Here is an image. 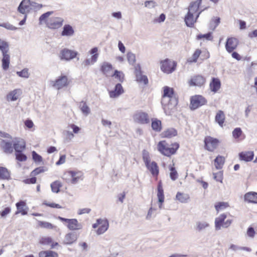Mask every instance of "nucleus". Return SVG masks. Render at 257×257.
<instances>
[{
  "mask_svg": "<svg viewBox=\"0 0 257 257\" xmlns=\"http://www.w3.org/2000/svg\"><path fill=\"white\" fill-rule=\"evenodd\" d=\"M178 103V97L175 93L174 89L167 86H164L161 104L165 113L166 114H170L171 111L175 108Z\"/></svg>",
  "mask_w": 257,
  "mask_h": 257,
  "instance_id": "nucleus-1",
  "label": "nucleus"
},
{
  "mask_svg": "<svg viewBox=\"0 0 257 257\" xmlns=\"http://www.w3.org/2000/svg\"><path fill=\"white\" fill-rule=\"evenodd\" d=\"M0 50L2 54V66L3 70H7L10 64V54L8 42L0 39Z\"/></svg>",
  "mask_w": 257,
  "mask_h": 257,
  "instance_id": "nucleus-2",
  "label": "nucleus"
},
{
  "mask_svg": "<svg viewBox=\"0 0 257 257\" xmlns=\"http://www.w3.org/2000/svg\"><path fill=\"white\" fill-rule=\"evenodd\" d=\"M143 160L146 168L149 170L153 176H157L159 173V167L157 163L153 161L151 163L149 153L146 150L143 151Z\"/></svg>",
  "mask_w": 257,
  "mask_h": 257,
  "instance_id": "nucleus-3",
  "label": "nucleus"
},
{
  "mask_svg": "<svg viewBox=\"0 0 257 257\" xmlns=\"http://www.w3.org/2000/svg\"><path fill=\"white\" fill-rule=\"evenodd\" d=\"M172 147H167L162 142H160L158 145L159 151L164 156L170 157L176 153L179 149V145L177 143L172 144Z\"/></svg>",
  "mask_w": 257,
  "mask_h": 257,
  "instance_id": "nucleus-4",
  "label": "nucleus"
},
{
  "mask_svg": "<svg viewBox=\"0 0 257 257\" xmlns=\"http://www.w3.org/2000/svg\"><path fill=\"white\" fill-rule=\"evenodd\" d=\"M207 100L202 95L192 96L190 99V107L191 110H195L199 107L207 103Z\"/></svg>",
  "mask_w": 257,
  "mask_h": 257,
  "instance_id": "nucleus-5",
  "label": "nucleus"
},
{
  "mask_svg": "<svg viewBox=\"0 0 257 257\" xmlns=\"http://www.w3.org/2000/svg\"><path fill=\"white\" fill-rule=\"evenodd\" d=\"M57 218L62 222H66L67 227L69 230H75L82 228V224L79 223L76 219H68L61 216H58Z\"/></svg>",
  "mask_w": 257,
  "mask_h": 257,
  "instance_id": "nucleus-6",
  "label": "nucleus"
},
{
  "mask_svg": "<svg viewBox=\"0 0 257 257\" xmlns=\"http://www.w3.org/2000/svg\"><path fill=\"white\" fill-rule=\"evenodd\" d=\"M176 67V63L175 61L167 59L161 61V69L165 73H171L175 70Z\"/></svg>",
  "mask_w": 257,
  "mask_h": 257,
  "instance_id": "nucleus-7",
  "label": "nucleus"
},
{
  "mask_svg": "<svg viewBox=\"0 0 257 257\" xmlns=\"http://www.w3.org/2000/svg\"><path fill=\"white\" fill-rule=\"evenodd\" d=\"M218 143V139L207 137L204 140L205 148L210 152H213L217 147Z\"/></svg>",
  "mask_w": 257,
  "mask_h": 257,
  "instance_id": "nucleus-8",
  "label": "nucleus"
},
{
  "mask_svg": "<svg viewBox=\"0 0 257 257\" xmlns=\"http://www.w3.org/2000/svg\"><path fill=\"white\" fill-rule=\"evenodd\" d=\"M133 118L135 122L142 124H147L150 122L149 115L145 112L140 111L136 113Z\"/></svg>",
  "mask_w": 257,
  "mask_h": 257,
  "instance_id": "nucleus-9",
  "label": "nucleus"
},
{
  "mask_svg": "<svg viewBox=\"0 0 257 257\" xmlns=\"http://www.w3.org/2000/svg\"><path fill=\"white\" fill-rule=\"evenodd\" d=\"M78 54L77 51L64 48L60 52V58L61 60L69 61L75 58Z\"/></svg>",
  "mask_w": 257,
  "mask_h": 257,
  "instance_id": "nucleus-10",
  "label": "nucleus"
},
{
  "mask_svg": "<svg viewBox=\"0 0 257 257\" xmlns=\"http://www.w3.org/2000/svg\"><path fill=\"white\" fill-rule=\"evenodd\" d=\"M64 20L60 17L51 18L47 22V26L52 29H56L60 28L63 23Z\"/></svg>",
  "mask_w": 257,
  "mask_h": 257,
  "instance_id": "nucleus-11",
  "label": "nucleus"
},
{
  "mask_svg": "<svg viewBox=\"0 0 257 257\" xmlns=\"http://www.w3.org/2000/svg\"><path fill=\"white\" fill-rule=\"evenodd\" d=\"M31 7L30 0H22L18 8V11L24 15H27L31 9Z\"/></svg>",
  "mask_w": 257,
  "mask_h": 257,
  "instance_id": "nucleus-12",
  "label": "nucleus"
},
{
  "mask_svg": "<svg viewBox=\"0 0 257 257\" xmlns=\"http://www.w3.org/2000/svg\"><path fill=\"white\" fill-rule=\"evenodd\" d=\"M79 237V234L75 232H70L67 233L64 237L63 244L65 245H70L76 242Z\"/></svg>",
  "mask_w": 257,
  "mask_h": 257,
  "instance_id": "nucleus-13",
  "label": "nucleus"
},
{
  "mask_svg": "<svg viewBox=\"0 0 257 257\" xmlns=\"http://www.w3.org/2000/svg\"><path fill=\"white\" fill-rule=\"evenodd\" d=\"M68 85V78L66 76L61 75L55 81H53V86L58 89H60Z\"/></svg>",
  "mask_w": 257,
  "mask_h": 257,
  "instance_id": "nucleus-14",
  "label": "nucleus"
},
{
  "mask_svg": "<svg viewBox=\"0 0 257 257\" xmlns=\"http://www.w3.org/2000/svg\"><path fill=\"white\" fill-rule=\"evenodd\" d=\"M206 81L205 78L201 75H198L193 76L189 81L190 86L201 87L203 85Z\"/></svg>",
  "mask_w": 257,
  "mask_h": 257,
  "instance_id": "nucleus-15",
  "label": "nucleus"
},
{
  "mask_svg": "<svg viewBox=\"0 0 257 257\" xmlns=\"http://www.w3.org/2000/svg\"><path fill=\"white\" fill-rule=\"evenodd\" d=\"M237 40L233 37L227 38L225 43V49L228 53H231L236 49L237 46Z\"/></svg>",
  "mask_w": 257,
  "mask_h": 257,
  "instance_id": "nucleus-16",
  "label": "nucleus"
},
{
  "mask_svg": "<svg viewBox=\"0 0 257 257\" xmlns=\"http://www.w3.org/2000/svg\"><path fill=\"white\" fill-rule=\"evenodd\" d=\"M0 146L4 152L6 154H12L13 152V144L11 142L2 140Z\"/></svg>",
  "mask_w": 257,
  "mask_h": 257,
  "instance_id": "nucleus-17",
  "label": "nucleus"
},
{
  "mask_svg": "<svg viewBox=\"0 0 257 257\" xmlns=\"http://www.w3.org/2000/svg\"><path fill=\"white\" fill-rule=\"evenodd\" d=\"M244 201L250 203L257 204V192L250 191L244 195Z\"/></svg>",
  "mask_w": 257,
  "mask_h": 257,
  "instance_id": "nucleus-18",
  "label": "nucleus"
},
{
  "mask_svg": "<svg viewBox=\"0 0 257 257\" xmlns=\"http://www.w3.org/2000/svg\"><path fill=\"white\" fill-rule=\"evenodd\" d=\"M17 211L15 214L21 213L22 215L27 214L28 208L26 206V203L24 201H20L16 203Z\"/></svg>",
  "mask_w": 257,
  "mask_h": 257,
  "instance_id": "nucleus-19",
  "label": "nucleus"
},
{
  "mask_svg": "<svg viewBox=\"0 0 257 257\" xmlns=\"http://www.w3.org/2000/svg\"><path fill=\"white\" fill-rule=\"evenodd\" d=\"M13 148L15 152L16 150L24 151L26 149V142L21 138H15L13 141Z\"/></svg>",
  "mask_w": 257,
  "mask_h": 257,
  "instance_id": "nucleus-20",
  "label": "nucleus"
},
{
  "mask_svg": "<svg viewBox=\"0 0 257 257\" xmlns=\"http://www.w3.org/2000/svg\"><path fill=\"white\" fill-rule=\"evenodd\" d=\"M209 86L211 91L216 93L220 88L221 82L218 78L213 77L210 83Z\"/></svg>",
  "mask_w": 257,
  "mask_h": 257,
  "instance_id": "nucleus-21",
  "label": "nucleus"
},
{
  "mask_svg": "<svg viewBox=\"0 0 257 257\" xmlns=\"http://www.w3.org/2000/svg\"><path fill=\"white\" fill-rule=\"evenodd\" d=\"M123 92V89L120 83H117L113 90L109 92V95L111 98L117 97Z\"/></svg>",
  "mask_w": 257,
  "mask_h": 257,
  "instance_id": "nucleus-22",
  "label": "nucleus"
},
{
  "mask_svg": "<svg viewBox=\"0 0 257 257\" xmlns=\"http://www.w3.org/2000/svg\"><path fill=\"white\" fill-rule=\"evenodd\" d=\"M254 157V153L252 151L242 152L239 154V157L240 160L245 162H250L252 160Z\"/></svg>",
  "mask_w": 257,
  "mask_h": 257,
  "instance_id": "nucleus-23",
  "label": "nucleus"
},
{
  "mask_svg": "<svg viewBox=\"0 0 257 257\" xmlns=\"http://www.w3.org/2000/svg\"><path fill=\"white\" fill-rule=\"evenodd\" d=\"M202 2V0H196L191 2L188 8V12L193 14L197 12L201 7Z\"/></svg>",
  "mask_w": 257,
  "mask_h": 257,
  "instance_id": "nucleus-24",
  "label": "nucleus"
},
{
  "mask_svg": "<svg viewBox=\"0 0 257 257\" xmlns=\"http://www.w3.org/2000/svg\"><path fill=\"white\" fill-rule=\"evenodd\" d=\"M184 21L187 27H193L195 23H196V20L194 19L193 14L188 12L185 17Z\"/></svg>",
  "mask_w": 257,
  "mask_h": 257,
  "instance_id": "nucleus-25",
  "label": "nucleus"
},
{
  "mask_svg": "<svg viewBox=\"0 0 257 257\" xmlns=\"http://www.w3.org/2000/svg\"><path fill=\"white\" fill-rule=\"evenodd\" d=\"M227 216L225 214L223 213L219 215V217L215 218V227L216 230H220L222 226L224 221L226 218Z\"/></svg>",
  "mask_w": 257,
  "mask_h": 257,
  "instance_id": "nucleus-26",
  "label": "nucleus"
},
{
  "mask_svg": "<svg viewBox=\"0 0 257 257\" xmlns=\"http://www.w3.org/2000/svg\"><path fill=\"white\" fill-rule=\"evenodd\" d=\"M74 33V30L73 27L69 25H65L63 28V30L61 32V36H72Z\"/></svg>",
  "mask_w": 257,
  "mask_h": 257,
  "instance_id": "nucleus-27",
  "label": "nucleus"
},
{
  "mask_svg": "<svg viewBox=\"0 0 257 257\" xmlns=\"http://www.w3.org/2000/svg\"><path fill=\"white\" fill-rule=\"evenodd\" d=\"M157 197L158 199V202H164V190L162 186V181L160 180L157 186Z\"/></svg>",
  "mask_w": 257,
  "mask_h": 257,
  "instance_id": "nucleus-28",
  "label": "nucleus"
},
{
  "mask_svg": "<svg viewBox=\"0 0 257 257\" xmlns=\"http://www.w3.org/2000/svg\"><path fill=\"white\" fill-rule=\"evenodd\" d=\"M151 126L152 129L156 132H160L162 130V122L157 118L152 119Z\"/></svg>",
  "mask_w": 257,
  "mask_h": 257,
  "instance_id": "nucleus-29",
  "label": "nucleus"
},
{
  "mask_svg": "<svg viewBox=\"0 0 257 257\" xmlns=\"http://www.w3.org/2000/svg\"><path fill=\"white\" fill-rule=\"evenodd\" d=\"M79 108L82 113L85 116H87L90 113L89 107L87 105L86 102L83 100L79 102Z\"/></svg>",
  "mask_w": 257,
  "mask_h": 257,
  "instance_id": "nucleus-30",
  "label": "nucleus"
},
{
  "mask_svg": "<svg viewBox=\"0 0 257 257\" xmlns=\"http://www.w3.org/2000/svg\"><path fill=\"white\" fill-rule=\"evenodd\" d=\"M10 178V172L8 169L0 167V180H9Z\"/></svg>",
  "mask_w": 257,
  "mask_h": 257,
  "instance_id": "nucleus-31",
  "label": "nucleus"
},
{
  "mask_svg": "<svg viewBox=\"0 0 257 257\" xmlns=\"http://www.w3.org/2000/svg\"><path fill=\"white\" fill-rule=\"evenodd\" d=\"M162 135L164 138H171L177 135V131L174 128H169L165 131Z\"/></svg>",
  "mask_w": 257,
  "mask_h": 257,
  "instance_id": "nucleus-32",
  "label": "nucleus"
},
{
  "mask_svg": "<svg viewBox=\"0 0 257 257\" xmlns=\"http://www.w3.org/2000/svg\"><path fill=\"white\" fill-rule=\"evenodd\" d=\"M100 225V226L96 231L97 234L98 235L103 234L107 230L109 226L108 221L107 219L103 220V222Z\"/></svg>",
  "mask_w": 257,
  "mask_h": 257,
  "instance_id": "nucleus-33",
  "label": "nucleus"
},
{
  "mask_svg": "<svg viewBox=\"0 0 257 257\" xmlns=\"http://www.w3.org/2000/svg\"><path fill=\"white\" fill-rule=\"evenodd\" d=\"M112 69V65L106 62H103L100 67L101 72L106 76H107V73Z\"/></svg>",
  "mask_w": 257,
  "mask_h": 257,
  "instance_id": "nucleus-34",
  "label": "nucleus"
},
{
  "mask_svg": "<svg viewBox=\"0 0 257 257\" xmlns=\"http://www.w3.org/2000/svg\"><path fill=\"white\" fill-rule=\"evenodd\" d=\"M225 158L223 156L218 155L214 159V165L217 169H221L224 164Z\"/></svg>",
  "mask_w": 257,
  "mask_h": 257,
  "instance_id": "nucleus-35",
  "label": "nucleus"
},
{
  "mask_svg": "<svg viewBox=\"0 0 257 257\" xmlns=\"http://www.w3.org/2000/svg\"><path fill=\"white\" fill-rule=\"evenodd\" d=\"M215 120L219 125L222 126L225 120V115L223 111L219 110L217 112L215 115Z\"/></svg>",
  "mask_w": 257,
  "mask_h": 257,
  "instance_id": "nucleus-36",
  "label": "nucleus"
},
{
  "mask_svg": "<svg viewBox=\"0 0 257 257\" xmlns=\"http://www.w3.org/2000/svg\"><path fill=\"white\" fill-rule=\"evenodd\" d=\"M96 61L97 56L96 55H95L94 56H91V58H87L85 60H84L82 62L81 65L82 67L85 68L90 65L94 64Z\"/></svg>",
  "mask_w": 257,
  "mask_h": 257,
  "instance_id": "nucleus-37",
  "label": "nucleus"
},
{
  "mask_svg": "<svg viewBox=\"0 0 257 257\" xmlns=\"http://www.w3.org/2000/svg\"><path fill=\"white\" fill-rule=\"evenodd\" d=\"M176 198L177 200L183 203H187L190 198L188 194L179 192H177Z\"/></svg>",
  "mask_w": 257,
  "mask_h": 257,
  "instance_id": "nucleus-38",
  "label": "nucleus"
},
{
  "mask_svg": "<svg viewBox=\"0 0 257 257\" xmlns=\"http://www.w3.org/2000/svg\"><path fill=\"white\" fill-rule=\"evenodd\" d=\"M22 150H16L15 152L16 159L20 162H24L27 160V157Z\"/></svg>",
  "mask_w": 257,
  "mask_h": 257,
  "instance_id": "nucleus-39",
  "label": "nucleus"
},
{
  "mask_svg": "<svg viewBox=\"0 0 257 257\" xmlns=\"http://www.w3.org/2000/svg\"><path fill=\"white\" fill-rule=\"evenodd\" d=\"M51 188L53 192L58 193L60 191V188L62 186V183L59 181H55L51 184Z\"/></svg>",
  "mask_w": 257,
  "mask_h": 257,
  "instance_id": "nucleus-40",
  "label": "nucleus"
},
{
  "mask_svg": "<svg viewBox=\"0 0 257 257\" xmlns=\"http://www.w3.org/2000/svg\"><path fill=\"white\" fill-rule=\"evenodd\" d=\"M169 169L170 171V177L171 179L173 181H175L178 177V174L175 167H174V164L172 166L169 165Z\"/></svg>",
  "mask_w": 257,
  "mask_h": 257,
  "instance_id": "nucleus-41",
  "label": "nucleus"
},
{
  "mask_svg": "<svg viewBox=\"0 0 257 257\" xmlns=\"http://www.w3.org/2000/svg\"><path fill=\"white\" fill-rule=\"evenodd\" d=\"M136 81L139 83H142L145 85H147L149 83L147 76L146 75H143L142 73L136 75Z\"/></svg>",
  "mask_w": 257,
  "mask_h": 257,
  "instance_id": "nucleus-42",
  "label": "nucleus"
},
{
  "mask_svg": "<svg viewBox=\"0 0 257 257\" xmlns=\"http://www.w3.org/2000/svg\"><path fill=\"white\" fill-rule=\"evenodd\" d=\"M201 53V51L200 49H197L192 57L187 59V62L190 63L196 62Z\"/></svg>",
  "mask_w": 257,
  "mask_h": 257,
  "instance_id": "nucleus-43",
  "label": "nucleus"
},
{
  "mask_svg": "<svg viewBox=\"0 0 257 257\" xmlns=\"http://www.w3.org/2000/svg\"><path fill=\"white\" fill-rule=\"evenodd\" d=\"M212 33L209 32L205 34H198L196 36V39L199 40H201L202 38H204L208 41H212L213 40Z\"/></svg>",
  "mask_w": 257,
  "mask_h": 257,
  "instance_id": "nucleus-44",
  "label": "nucleus"
},
{
  "mask_svg": "<svg viewBox=\"0 0 257 257\" xmlns=\"http://www.w3.org/2000/svg\"><path fill=\"white\" fill-rule=\"evenodd\" d=\"M112 76L115 77V78H117L118 81L120 82H122L124 81V75L123 73L121 71H119L117 70H115Z\"/></svg>",
  "mask_w": 257,
  "mask_h": 257,
  "instance_id": "nucleus-45",
  "label": "nucleus"
},
{
  "mask_svg": "<svg viewBox=\"0 0 257 257\" xmlns=\"http://www.w3.org/2000/svg\"><path fill=\"white\" fill-rule=\"evenodd\" d=\"M127 60L130 65H134L136 61V55L132 52H128L126 55Z\"/></svg>",
  "mask_w": 257,
  "mask_h": 257,
  "instance_id": "nucleus-46",
  "label": "nucleus"
},
{
  "mask_svg": "<svg viewBox=\"0 0 257 257\" xmlns=\"http://www.w3.org/2000/svg\"><path fill=\"white\" fill-rule=\"evenodd\" d=\"M16 73L19 77L24 78H28L30 76L29 69L27 68L23 69L20 71H17Z\"/></svg>",
  "mask_w": 257,
  "mask_h": 257,
  "instance_id": "nucleus-47",
  "label": "nucleus"
},
{
  "mask_svg": "<svg viewBox=\"0 0 257 257\" xmlns=\"http://www.w3.org/2000/svg\"><path fill=\"white\" fill-rule=\"evenodd\" d=\"M220 22V19L219 17L214 18L210 23V28L213 30L217 27Z\"/></svg>",
  "mask_w": 257,
  "mask_h": 257,
  "instance_id": "nucleus-48",
  "label": "nucleus"
},
{
  "mask_svg": "<svg viewBox=\"0 0 257 257\" xmlns=\"http://www.w3.org/2000/svg\"><path fill=\"white\" fill-rule=\"evenodd\" d=\"M197 230L198 231H201L209 226V223L206 222L198 221L196 223Z\"/></svg>",
  "mask_w": 257,
  "mask_h": 257,
  "instance_id": "nucleus-49",
  "label": "nucleus"
},
{
  "mask_svg": "<svg viewBox=\"0 0 257 257\" xmlns=\"http://www.w3.org/2000/svg\"><path fill=\"white\" fill-rule=\"evenodd\" d=\"M47 170L45 167H39L34 169L31 173V176H36L38 174L44 172Z\"/></svg>",
  "mask_w": 257,
  "mask_h": 257,
  "instance_id": "nucleus-50",
  "label": "nucleus"
},
{
  "mask_svg": "<svg viewBox=\"0 0 257 257\" xmlns=\"http://www.w3.org/2000/svg\"><path fill=\"white\" fill-rule=\"evenodd\" d=\"M39 225L42 228L47 229H53L54 227V226L52 223L46 221H39Z\"/></svg>",
  "mask_w": 257,
  "mask_h": 257,
  "instance_id": "nucleus-51",
  "label": "nucleus"
},
{
  "mask_svg": "<svg viewBox=\"0 0 257 257\" xmlns=\"http://www.w3.org/2000/svg\"><path fill=\"white\" fill-rule=\"evenodd\" d=\"M52 242V239L50 237H42L39 241V243L43 245H49Z\"/></svg>",
  "mask_w": 257,
  "mask_h": 257,
  "instance_id": "nucleus-52",
  "label": "nucleus"
},
{
  "mask_svg": "<svg viewBox=\"0 0 257 257\" xmlns=\"http://www.w3.org/2000/svg\"><path fill=\"white\" fill-rule=\"evenodd\" d=\"M228 206V204L226 202H219L215 205V208L217 211L224 209Z\"/></svg>",
  "mask_w": 257,
  "mask_h": 257,
  "instance_id": "nucleus-53",
  "label": "nucleus"
},
{
  "mask_svg": "<svg viewBox=\"0 0 257 257\" xmlns=\"http://www.w3.org/2000/svg\"><path fill=\"white\" fill-rule=\"evenodd\" d=\"M32 158L34 161L36 163H40L43 160L42 157L41 156L39 155L35 151H33L32 152Z\"/></svg>",
  "mask_w": 257,
  "mask_h": 257,
  "instance_id": "nucleus-54",
  "label": "nucleus"
},
{
  "mask_svg": "<svg viewBox=\"0 0 257 257\" xmlns=\"http://www.w3.org/2000/svg\"><path fill=\"white\" fill-rule=\"evenodd\" d=\"M213 178L218 182H220L221 183L222 182L223 180V172L222 171H219L217 173H214L213 174Z\"/></svg>",
  "mask_w": 257,
  "mask_h": 257,
  "instance_id": "nucleus-55",
  "label": "nucleus"
},
{
  "mask_svg": "<svg viewBox=\"0 0 257 257\" xmlns=\"http://www.w3.org/2000/svg\"><path fill=\"white\" fill-rule=\"evenodd\" d=\"M0 27L5 28L7 30L15 31L18 28L13 25H11L9 23H4L2 24H0Z\"/></svg>",
  "mask_w": 257,
  "mask_h": 257,
  "instance_id": "nucleus-56",
  "label": "nucleus"
},
{
  "mask_svg": "<svg viewBox=\"0 0 257 257\" xmlns=\"http://www.w3.org/2000/svg\"><path fill=\"white\" fill-rule=\"evenodd\" d=\"M242 133L241 129L240 127H236L232 132V136L235 139H238L241 136Z\"/></svg>",
  "mask_w": 257,
  "mask_h": 257,
  "instance_id": "nucleus-57",
  "label": "nucleus"
},
{
  "mask_svg": "<svg viewBox=\"0 0 257 257\" xmlns=\"http://www.w3.org/2000/svg\"><path fill=\"white\" fill-rule=\"evenodd\" d=\"M53 14V11H49L45 13L42 14L39 19L40 23H41L42 22L45 21L46 19L48 18L51 15Z\"/></svg>",
  "mask_w": 257,
  "mask_h": 257,
  "instance_id": "nucleus-58",
  "label": "nucleus"
},
{
  "mask_svg": "<svg viewBox=\"0 0 257 257\" xmlns=\"http://www.w3.org/2000/svg\"><path fill=\"white\" fill-rule=\"evenodd\" d=\"M11 211V208L10 207H7L4 208L2 211H0L1 213V218H6L7 216L10 213Z\"/></svg>",
  "mask_w": 257,
  "mask_h": 257,
  "instance_id": "nucleus-59",
  "label": "nucleus"
},
{
  "mask_svg": "<svg viewBox=\"0 0 257 257\" xmlns=\"http://www.w3.org/2000/svg\"><path fill=\"white\" fill-rule=\"evenodd\" d=\"M144 4L145 6L149 9L154 8L157 6L156 3L154 1H147Z\"/></svg>",
  "mask_w": 257,
  "mask_h": 257,
  "instance_id": "nucleus-60",
  "label": "nucleus"
},
{
  "mask_svg": "<svg viewBox=\"0 0 257 257\" xmlns=\"http://www.w3.org/2000/svg\"><path fill=\"white\" fill-rule=\"evenodd\" d=\"M80 174H81V173L80 172L69 171L68 172H67V173H66L64 174V177H65L66 175H70L72 178H73V177H75L77 176V175H78ZM63 179H65L66 180L67 179L66 178H63Z\"/></svg>",
  "mask_w": 257,
  "mask_h": 257,
  "instance_id": "nucleus-61",
  "label": "nucleus"
},
{
  "mask_svg": "<svg viewBox=\"0 0 257 257\" xmlns=\"http://www.w3.org/2000/svg\"><path fill=\"white\" fill-rule=\"evenodd\" d=\"M43 204L47 206H49L52 208H62V206H60L58 204H56L55 203H48L47 201H45L43 202Z\"/></svg>",
  "mask_w": 257,
  "mask_h": 257,
  "instance_id": "nucleus-62",
  "label": "nucleus"
},
{
  "mask_svg": "<svg viewBox=\"0 0 257 257\" xmlns=\"http://www.w3.org/2000/svg\"><path fill=\"white\" fill-rule=\"evenodd\" d=\"M32 176L33 177L30 178H28V179H25L23 181V182L25 184H35L36 183V181H37V178H36V177H35V176Z\"/></svg>",
  "mask_w": 257,
  "mask_h": 257,
  "instance_id": "nucleus-63",
  "label": "nucleus"
},
{
  "mask_svg": "<svg viewBox=\"0 0 257 257\" xmlns=\"http://www.w3.org/2000/svg\"><path fill=\"white\" fill-rule=\"evenodd\" d=\"M47 257H58V254L52 250H46Z\"/></svg>",
  "mask_w": 257,
  "mask_h": 257,
  "instance_id": "nucleus-64",
  "label": "nucleus"
}]
</instances>
